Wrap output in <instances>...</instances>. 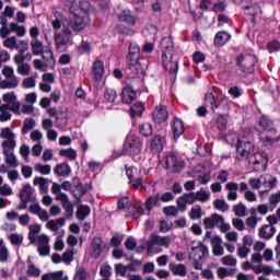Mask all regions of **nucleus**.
<instances>
[{"label": "nucleus", "instance_id": "nucleus-14", "mask_svg": "<svg viewBox=\"0 0 280 280\" xmlns=\"http://www.w3.org/2000/svg\"><path fill=\"white\" fill-rule=\"evenodd\" d=\"M65 223L66 220L62 218L49 220L46 223V229H48V231H51V233H54V235L56 236L65 235V229H62Z\"/></svg>", "mask_w": 280, "mask_h": 280}, {"label": "nucleus", "instance_id": "nucleus-38", "mask_svg": "<svg viewBox=\"0 0 280 280\" xmlns=\"http://www.w3.org/2000/svg\"><path fill=\"white\" fill-rule=\"evenodd\" d=\"M9 27L11 28V33L14 32L19 38H23L25 34L27 33V30L23 25H19L18 23L11 22L9 24Z\"/></svg>", "mask_w": 280, "mask_h": 280}, {"label": "nucleus", "instance_id": "nucleus-27", "mask_svg": "<svg viewBox=\"0 0 280 280\" xmlns=\"http://www.w3.org/2000/svg\"><path fill=\"white\" fill-rule=\"evenodd\" d=\"M20 83L21 80H19V77L13 74V77H7L4 80L0 81V89H16Z\"/></svg>", "mask_w": 280, "mask_h": 280}, {"label": "nucleus", "instance_id": "nucleus-22", "mask_svg": "<svg viewBox=\"0 0 280 280\" xmlns=\"http://www.w3.org/2000/svg\"><path fill=\"white\" fill-rule=\"evenodd\" d=\"M212 253L215 257L224 255V247H222V237L213 235L211 238Z\"/></svg>", "mask_w": 280, "mask_h": 280}, {"label": "nucleus", "instance_id": "nucleus-37", "mask_svg": "<svg viewBox=\"0 0 280 280\" xmlns=\"http://www.w3.org/2000/svg\"><path fill=\"white\" fill-rule=\"evenodd\" d=\"M40 225L39 224H33L28 228V240L31 244H36V240L38 238V233H40Z\"/></svg>", "mask_w": 280, "mask_h": 280}, {"label": "nucleus", "instance_id": "nucleus-7", "mask_svg": "<svg viewBox=\"0 0 280 280\" xmlns=\"http://www.w3.org/2000/svg\"><path fill=\"white\" fill-rule=\"evenodd\" d=\"M0 139H2V150H15L16 149V133L10 129V127L2 128L0 131Z\"/></svg>", "mask_w": 280, "mask_h": 280}, {"label": "nucleus", "instance_id": "nucleus-52", "mask_svg": "<svg viewBox=\"0 0 280 280\" xmlns=\"http://www.w3.org/2000/svg\"><path fill=\"white\" fill-rule=\"evenodd\" d=\"M163 65L166 71H170V73H178V62L163 60Z\"/></svg>", "mask_w": 280, "mask_h": 280}, {"label": "nucleus", "instance_id": "nucleus-32", "mask_svg": "<svg viewBox=\"0 0 280 280\" xmlns=\"http://www.w3.org/2000/svg\"><path fill=\"white\" fill-rule=\"evenodd\" d=\"M231 40V34L226 33V31H221L215 34L214 36V45L218 47H222L223 45H226Z\"/></svg>", "mask_w": 280, "mask_h": 280}, {"label": "nucleus", "instance_id": "nucleus-29", "mask_svg": "<svg viewBox=\"0 0 280 280\" xmlns=\"http://www.w3.org/2000/svg\"><path fill=\"white\" fill-rule=\"evenodd\" d=\"M168 268L175 277H187V267L183 264L171 262Z\"/></svg>", "mask_w": 280, "mask_h": 280}, {"label": "nucleus", "instance_id": "nucleus-28", "mask_svg": "<svg viewBox=\"0 0 280 280\" xmlns=\"http://www.w3.org/2000/svg\"><path fill=\"white\" fill-rule=\"evenodd\" d=\"M275 233H277L275 225L267 224L259 229L258 235L261 240H271V237L275 236Z\"/></svg>", "mask_w": 280, "mask_h": 280}, {"label": "nucleus", "instance_id": "nucleus-24", "mask_svg": "<svg viewBox=\"0 0 280 280\" xmlns=\"http://www.w3.org/2000/svg\"><path fill=\"white\" fill-rule=\"evenodd\" d=\"M55 200L58 202H61L62 208L67 213H73V203L69 200V196L65 192H59L57 196H55Z\"/></svg>", "mask_w": 280, "mask_h": 280}, {"label": "nucleus", "instance_id": "nucleus-17", "mask_svg": "<svg viewBox=\"0 0 280 280\" xmlns=\"http://www.w3.org/2000/svg\"><path fill=\"white\" fill-rule=\"evenodd\" d=\"M152 117L155 124H163L164 121H167V118H168L167 107L165 105H159L153 110Z\"/></svg>", "mask_w": 280, "mask_h": 280}, {"label": "nucleus", "instance_id": "nucleus-36", "mask_svg": "<svg viewBox=\"0 0 280 280\" xmlns=\"http://www.w3.org/2000/svg\"><path fill=\"white\" fill-rule=\"evenodd\" d=\"M152 244H158V246L167 248L170 247V244H172V237L154 235L152 236Z\"/></svg>", "mask_w": 280, "mask_h": 280}, {"label": "nucleus", "instance_id": "nucleus-60", "mask_svg": "<svg viewBox=\"0 0 280 280\" xmlns=\"http://www.w3.org/2000/svg\"><path fill=\"white\" fill-rule=\"evenodd\" d=\"M23 89H34L36 86V79L34 77H28L22 81Z\"/></svg>", "mask_w": 280, "mask_h": 280}, {"label": "nucleus", "instance_id": "nucleus-49", "mask_svg": "<svg viewBox=\"0 0 280 280\" xmlns=\"http://www.w3.org/2000/svg\"><path fill=\"white\" fill-rule=\"evenodd\" d=\"M35 172H39L44 176L51 174V165L37 163L35 165Z\"/></svg>", "mask_w": 280, "mask_h": 280}, {"label": "nucleus", "instance_id": "nucleus-45", "mask_svg": "<svg viewBox=\"0 0 280 280\" xmlns=\"http://www.w3.org/2000/svg\"><path fill=\"white\" fill-rule=\"evenodd\" d=\"M139 130L143 137H152V132H154V129L152 128V124L150 122H142L139 126Z\"/></svg>", "mask_w": 280, "mask_h": 280}, {"label": "nucleus", "instance_id": "nucleus-63", "mask_svg": "<svg viewBox=\"0 0 280 280\" xmlns=\"http://www.w3.org/2000/svg\"><path fill=\"white\" fill-rule=\"evenodd\" d=\"M279 202H280V192H279V191H277V192H275V194H271V195L269 196V205H270L271 207H273V209L277 208V206L279 205Z\"/></svg>", "mask_w": 280, "mask_h": 280}, {"label": "nucleus", "instance_id": "nucleus-10", "mask_svg": "<svg viewBox=\"0 0 280 280\" xmlns=\"http://www.w3.org/2000/svg\"><path fill=\"white\" fill-rule=\"evenodd\" d=\"M236 67H238L240 71H243V73H250L253 67H255V57L250 55H240L236 58Z\"/></svg>", "mask_w": 280, "mask_h": 280}, {"label": "nucleus", "instance_id": "nucleus-15", "mask_svg": "<svg viewBox=\"0 0 280 280\" xmlns=\"http://www.w3.org/2000/svg\"><path fill=\"white\" fill-rule=\"evenodd\" d=\"M196 202V192L184 194L176 200L177 209L182 212L187 211V205H194Z\"/></svg>", "mask_w": 280, "mask_h": 280}, {"label": "nucleus", "instance_id": "nucleus-56", "mask_svg": "<svg viewBox=\"0 0 280 280\" xmlns=\"http://www.w3.org/2000/svg\"><path fill=\"white\" fill-rule=\"evenodd\" d=\"M73 280H89L88 271L84 270V268L80 267L79 269H77L73 276Z\"/></svg>", "mask_w": 280, "mask_h": 280}, {"label": "nucleus", "instance_id": "nucleus-5", "mask_svg": "<svg viewBox=\"0 0 280 280\" xmlns=\"http://www.w3.org/2000/svg\"><path fill=\"white\" fill-rule=\"evenodd\" d=\"M31 49L34 56H42L44 60H47V62H56V57H54L51 46H48L45 49V45L40 39H32Z\"/></svg>", "mask_w": 280, "mask_h": 280}, {"label": "nucleus", "instance_id": "nucleus-42", "mask_svg": "<svg viewBox=\"0 0 280 280\" xmlns=\"http://www.w3.org/2000/svg\"><path fill=\"white\" fill-rule=\"evenodd\" d=\"M245 12L249 14L250 16H257L261 14V7H259L257 3H252L249 5L243 7Z\"/></svg>", "mask_w": 280, "mask_h": 280}, {"label": "nucleus", "instance_id": "nucleus-58", "mask_svg": "<svg viewBox=\"0 0 280 280\" xmlns=\"http://www.w3.org/2000/svg\"><path fill=\"white\" fill-rule=\"evenodd\" d=\"M233 211H234L235 215H237L238 218H245L246 206H244L243 203H238L233 207Z\"/></svg>", "mask_w": 280, "mask_h": 280}, {"label": "nucleus", "instance_id": "nucleus-21", "mask_svg": "<svg viewBox=\"0 0 280 280\" xmlns=\"http://www.w3.org/2000/svg\"><path fill=\"white\" fill-rule=\"evenodd\" d=\"M92 74L95 82H102L104 78V62L102 60H95L92 65Z\"/></svg>", "mask_w": 280, "mask_h": 280}, {"label": "nucleus", "instance_id": "nucleus-51", "mask_svg": "<svg viewBox=\"0 0 280 280\" xmlns=\"http://www.w3.org/2000/svg\"><path fill=\"white\" fill-rule=\"evenodd\" d=\"M75 253L73 249H66V252L62 254V261L66 266H70L71 261H73Z\"/></svg>", "mask_w": 280, "mask_h": 280}, {"label": "nucleus", "instance_id": "nucleus-43", "mask_svg": "<svg viewBox=\"0 0 280 280\" xmlns=\"http://www.w3.org/2000/svg\"><path fill=\"white\" fill-rule=\"evenodd\" d=\"M36 128V120L34 118H26L23 122L22 133L27 135L31 130Z\"/></svg>", "mask_w": 280, "mask_h": 280}, {"label": "nucleus", "instance_id": "nucleus-4", "mask_svg": "<svg viewBox=\"0 0 280 280\" xmlns=\"http://www.w3.org/2000/svg\"><path fill=\"white\" fill-rule=\"evenodd\" d=\"M255 154V144L250 139L241 136L237 138L236 156L240 161H246Z\"/></svg>", "mask_w": 280, "mask_h": 280}, {"label": "nucleus", "instance_id": "nucleus-33", "mask_svg": "<svg viewBox=\"0 0 280 280\" xmlns=\"http://www.w3.org/2000/svg\"><path fill=\"white\" fill-rule=\"evenodd\" d=\"M145 110V106L141 102H136L129 110L130 117H141L143 112Z\"/></svg>", "mask_w": 280, "mask_h": 280}, {"label": "nucleus", "instance_id": "nucleus-34", "mask_svg": "<svg viewBox=\"0 0 280 280\" xmlns=\"http://www.w3.org/2000/svg\"><path fill=\"white\" fill-rule=\"evenodd\" d=\"M33 185L39 186V191L42 194H47V191H49V184H48L47 178L35 177L33 180Z\"/></svg>", "mask_w": 280, "mask_h": 280}, {"label": "nucleus", "instance_id": "nucleus-44", "mask_svg": "<svg viewBox=\"0 0 280 280\" xmlns=\"http://www.w3.org/2000/svg\"><path fill=\"white\" fill-rule=\"evenodd\" d=\"M42 272L40 268L36 267L33 262H31L26 269L27 277H32L33 279H38Z\"/></svg>", "mask_w": 280, "mask_h": 280}, {"label": "nucleus", "instance_id": "nucleus-25", "mask_svg": "<svg viewBox=\"0 0 280 280\" xmlns=\"http://www.w3.org/2000/svg\"><path fill=\"white\" fill-rule=\"evenodd\" d=\"M20 198L24 205L32 202V200H34V188H32L30 184L24 185L20 191Z\"/></svg>", "mask_w": 280, "mask_h": 280}, {"label": "nucleus", "instance_id": "nucleus-40", "mask_svg": "<svg viewBox=\"0 0 280 280\" xmlns=\"http://www.w3.org/2000/svg\"><path fill=\"white\" fill-rule=\"evenodd\" d=\"M259 126H260L261 130H265L267 132H272V130H275V125L272 124V120H270L266 116H262L260 118Z\"/></svg>", "mask_w": 280, "mask_h": 280}, {"label": "nucleus", "instance_id": "nucleus-26", "mask_svg": "<svg viewBox=\"0 0 280 280\" xmlns=\"http://www.w3.org/2000/svg\"><path fill=\"white\" fill-rule=\"evenodd\" d=\"M102 244L103 241L100 237H94L92 240L90 255L93 259H98L100 255H102Z\"/></svg>", "mask_w": 280, "mask_h": 280}, {"label": "nucleus", "instance_id": "nucleus-62", "mask_svg": "<svg viewBox=\"0 0 280 280\" xmlns=\"http://www.w3.org/2000/svg\"><path fill=\"white\" fill-rule=\"evenodd\" d=\"M30 63H20V66H18L16 72L20 75H30Z\"/></svg>", "mask_w": 280, "mask_h": 280}, {"label": "nucleus", "instance_id": "nucleus-39", "mask_svg": "<svg viewBox=\"0 0 280 280\" xmlns=\"http://www.w3.org/2000/svg\"><path fill=\"white\" fill-rule=\"evenodd\" d=\"M12 110L8 105H0V121L5 122L12 119Z\"/></svg>", "mask_w": 280, "mask_h": 280}, {"label": "nucleus", "instance_id": "nucleus-57", "mask_svg": "<svg viewBox=\"0 0 280 280\" xmlns=\"http://www.w3.org/2000/svg\"><path fill=\"white\" fill-rule=\"evenodd\" d=\"M19 42H16V38L14 36L8 37L3 40V47H7V49H16Z\"/></svg>", "mask_w": 280, "mask_h": 280}, {"label": "nucleus", "instance_id": "nucleus-18", "mask_svg": "<svg viewBox=\"0 0 280 280\" xmlns=\"http://www.w3.org/2000/svg\"><path fill=\"white\" fill-rule=\"evenodd\" d=\"M165 137L161 135H156L152 138L150 143V150L153 152V154H159V152H163V148H165Z\"/></svg>", "mask_w": 280, "mask_h": 280}, {"label": "nucleus", "instance_id": "nucleus-41", "mask_svg": "<svg viewBox=\"0 0 280 280\" xmlns=\"http://www.w3.org/2000/svg\"><path fill=\"white\" fill-rule=\"evenodd\" d=\"M91 215V208L89 206H80L77 210L78 220L84 221Z\"/></svg>", "mask_w": 280, "mask_h": 280}, {"label": "nucleus", "instance_id": "nucleus-64", "mask_svg": "<svg viewBox=\"0 0 280 280\" xmlns=\"http://www.w3.org/2000/svg\"><path fill=\"white\" fill-rule=\"evenodd\" d=\"M130 205H132V202H130V199L128 197H121L118 199L119 210L128 209Z\"/></svg>", "mask_w": 280, "mask_h": 280}, {"label": "nucleus", "instance_id": "nucleus-8", "mask_svg": "<svg viewBox=\"0 0 280 280\" xmlns=\"http://www.w3.org/2000/svg\"><path fill=\"white\" fill-rule=\"evenodd\" d=\"M2 106H9L11 113L13 115H21V102L16 97V93L8 92L2 95Z\"/></svg>", "mask_w": 280, "mask_h": 280}, {"label": "nucleus", "instance_id": "nucleus-13", "mask_svg": "<svg viewBox=\"0 0 280 280\" xmlns=\"http://www.w3.org/2000/svg\"><path fill=\"white\" fill-rule=\"evenodd\" d=\"M127 62L129 65V69L133 73V75H141L143 71H145V66L139 62V55H130L127 56Z\"/></svg>", "mask_w": 280, "mask_h": 280}, {"label": "nucleus", "instance_id": "nucleus-3", "mask_svg": "<svg viewBox=\"0 0 280 280\" xmlns=\"http://www.w3.org/2000/svg\"><path fill=\"white\" fill-rule=\"evenodd\" d=\"M78 8V2L75 0H70L69 10L73 14L69 22L66 23V27L72 32H82L89 25V15L88 14H78L75 13Z\"/></svg>", "mask_w": 280, "mask_h": 280}, {"label": "nucleus", "instance_id": "nucleus-50", "mask_svg": "<svg viewBox=\"0 0 280 280\" xmlns=\"http://www.w3.org/2000/svg\"><path fill=\"white\" fill-rule=\"evenodd\" d=\"M119 21H121L122 23H127V25H135V23H137L135 16L130 15V13L128 12H122L119 15Z\"/></svg>", "mask_w": 280, "mask_h": 280}, {"label": "nucleus", "instance_id": "nucleus-46", "mask_svg": "<svg viewBox=\"0 0 280 280\" xmlns=\"http://www.w3.org/2000/svg\"><path fill=\"white\" fill-rule=\"evenodd\" d=\"M100 275L103 277V279H110L113 275V267H110L108 264H103L100 268Z\"/></svg>", "mask_w": 280, "mask_h": 280}, {"label": "nucleus", "instance_id": "nucleus-12", "mask_svg": "<svg viewBox=\"0 0 280 280\" xmlns=\"http://www.w3.org/2000/svg\"><path fill=\"white\" fill-rule=\"evenodd\" d=\"M37 250L42 257H47L51 250V247L49 246V236L47 234H40L35 238Z\"/></svg>", "mask_w": 280, "mask_h": 280}, {"label": "nucleus", "instance_id": "nucleus-48", "mask_svg": "<svg viewBox=\"0 0 280 280\" xmlns=\"http://www.w3.org/2000/svg\"><path fill=\"white\" fill-rule=\"evenodd\" d=\"M190 220H200L202 218V208L198 205L194 206L189 212Z\"/></svg>", "mask_w": 280, "mask_h": 280}, {"label": "nucleus", "instance_id": "nucleus-1", "mask_svg": "<svg viewBox=\"0 0 280 280\" xmlns=\"http://www.w3.org/2000/svg\"><path fill=\"white\" fill-rule=\"evenodd\" d=\"M51 27L54 30V40L57 51H65L73 45V32L69 30L66 22L55 19L51 21Z\"/></svg>", "mask_w": 280, "mask_h": 280}, {"label": "nucleus", "instance_id": "nucleus-31", "mask_svg": "<svg viewBox=\"0 0 280 280\" xmlns=\"http://www.w3.org/2000/svg\"><path fill=\"white\" fill-rule=\"evenodd\" d=\"M143 172V174H150V171L145 170V168H137L136 166H126V174H127V178L129 180H132L135 178L139 177V174H141Z\"/></svg>", "mask_w": 280, "mask_h": 280}, {"label": "nucleus", "instance_id": "nucleus-54", "mask_svg": "<svg viewBox=\"0 0 280 280\" xmlns=\"http://www.w3.org/2000/svg\"><path fill=\"white\" fill-rule=\"evenodd\" d=\"M236 253L241 259H246L248 255H250V247H246L245 245H240L236 249Z\"/></svg>", "mask_w": 280, "mask_h": 280}, {"label": "nucleus", "instance_id": "nucleus-47", "mask_svg": "<svg viewBox=\"0 0 280 280\" xmlns=\"http://www.w3.org/2000/svg\"><path fill=\"white\" fill-rule=\"evenodd\" d=\"M196 200H199V202H207L211 198V192L209 190L200 189L197 192H195Z\"/></svg>", "mask_w": 280, "mask_h": 280}, {"label": "nucleus", "instance_id": "nucleus-30", "mask_svg": "<svg viewBox=\"0 0 280 280\" xmlns=\"http://www.w3.org/2000/svg\"><path fill=\"white\" fill-rule=\"evenodd\" d=\"M225 189L228 191V200L235 202V200H237V189H240V185L237 183L230 182L225 185Z\"/></svg>", "mask_w": 280, "mask_h": 280}, {"label": "nucleus", "instance_id": "nucleus-2", "mask_svg": "<svg viewBox=\"0 0 280 280\" xmlns=\"http://www.w3.org/2000/svg\"><path fill=\"white\" fill-rule=\"evenodd\" d=\"M207 257H209V247L202 242L195 243L188 252V259L195 270H202Z\"/></svg>", "mask_w": 280, "mask_h": 280}, {"label": "nucleus", "instance_id": "nucleus-16", "mask_svg": "<svg viewBox=\"0 0 280 280\" xmlns=\"http://www.w3.org/2000/svg\"><path fill=\"white\" fill-rule=\"evenodd\" d=\"M279 185V179L270 174L260 175V187H264L267 191H272L277 189Z\"/></svg>", "mask_w": 280, "mask_h": 280}, {"label": "nucleus", "instance_id": "nucleus-61", "mask_svg": "<svg viewBox=\"0 0 280 280\" xmlns=\"http://www.w3.org/2000/svg\"><path fill=\"white\" fill-rule=\"evenodd\" d=\"M77 49H78L79 54H90L91 52V43H89L86 40H82Z\"/></svg>", "mask_w": 280, "mask_h": 280}, {"label": "nucleus", "instance_id": "nucleus-35", "mask_svg": "<svg viewBox=\"0 0 280 280\" xmlns=\"http://www.w3.org/2000/svg\"><path fill=\"white\" fill-rule=\"evenodd\" d=\"M54 173L57 176H69L71 174V166H69L67 163L58 164L55 167Z\"/></svg>", "mask_w": 280, "mask_h": 280}, {"label": "nucleus", "instance_id": "nucleus-20", "mask_svg": "<svg viewBox=\"0 0 280 280\" xmlns=\"http://www.w3.org/2000/svg\"><path fill=\"white\" fill-rule=\"evenodd\" d=\"M2 154L4 155V163L9 167H19V159L14 155V149H2Z\"/></svg>", "mask_w": 280, "mask_h": 280}, {"label": "nucleus", "instance_id": "nucleus-19", "mask_svg": "<svg viewBox=\"0 0 280 280\" xmlns=\"http://www.w3.org/2000/svg\"><path fill=\"white\" fill-rule=\"evenodd\" d=\"M174 140L180 139L182 135L185 132V122L178 117H174L171 122Z\"/></svg>", "mask_w": 280, "mask_h": 280}, {"label": "nucleus", "instance_id": "nucleus-9", "mask_svg": "<svg viewBox=\"0 0 280 280\" xmlns=\"http://www.w3.org/2000/svg\"><path fill=\"white\" fill-rule=\"evenodd\" d=\"M124 150L127 154H139L143 150V143L139 137L130 135L124 143Z\"/></svg>", "mask_w": 280, "mask_h": 280}, {"label": "nucleus", "instance_id": "nucleus-11", "mask_svg": "<svg viewBox=\"0 0 280 280\" xmlns=\"http://www.w3.org/2000/svg\"><path fill=\"white\" fill-rule=\"evenodd\" d=\"M171 200H174V195L172 192H164L162 196L155 195L149 197L145 201L148 213L152 211V207H159V202H171Z\"/></svg>", "mask_w": 280, "mask_h": 280}, {"label": "nucleus", "instance_id": "nucleus-55", "mask_svg": "<svg viewBox=\"0 0 280 280\" xmlns=\"http://www.w3.org/2000/svg\"><path fill=\"white\" fill-rule=\"evenodd\" d=\"M254 159H255V164L259 165L260 163H266L268 161V154H266V152H257L253 154Z\"/></svg>", "mask_w": 280, "mask_h": 280}, {"label": "nucleus", "instance_id": "nucleus-59", "mask_svg": "<svg viewBox=\"0 0 280 280\" xmlns=\"http://www.w3.org/2000/svg\"><path fill=\"white\" fill-rule=\"evenodd\" d=\"M229 124V118L225 115H220L217 119V126L219 130H226V125Z\"/></svg>", "mask_w": 280, "mask_h": 280}, {"label": "nucleus", "instance_id": "nucleus-6", "mask_svg": "<svg viewBox=\"0 0 280 280\" xmlns=\"http://www.w3.org/2000/svg\"><path fill=\"white\" fill-rule=\"evenodd\" d=\"M162 165L171 172H180L185 167V161L174 152L167 153L162 160Z\"/></svg>", "mask_w": 280, "mask_h": 280}, {"label": "nucleus", "instance_id": "nucleus-53", "mask_svg": "<svg viewBox=\"0 0 280 280\" xmlns=\"http://www.w3.org/2000/svg\"><path fill=\"white\" fill-rule=\"evenodd\" d=\"M213 207L218 209V211H222L224 213L229 209V203L224 199H217L213 201Z\"/></svg>", "mask_w": 280, "mask_h": 280}, {"label": "nucleus", "instance_id": "nucleus-23", "mask_svg": "<svg viewBox=\"0 0 280 280\" xmlns=\"http://www.w3.org/2000/svg\"><path fill=\"white\" fill-rule=\"evenodd\" d=\"M121 100L124 104H131L137 100V91L132 86H126L121 92Z\"/></svg>", "mask_w": 280, "mask_h": 280}]
</instances>
